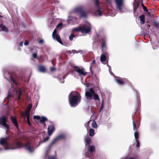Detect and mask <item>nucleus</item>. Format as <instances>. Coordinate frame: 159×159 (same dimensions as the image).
I'll return each instance as SVG.
<instances>
[{
  "mask_svg": "<svg viewBox=\"0 0 159 159\" xmlns=\"http://www.w3.org/2000/svg\"><path fill=\"white\" fill-rule=\"evenodd\" d=\"M0 144L5 145L4 149L6 150L19 148L22 147H24L29 153H32L35 150L34 146L31 145L29 142H26L23 146L17 140H16L11 144H9L8 139L7 138H1L0 139Z\"/></svg>",
  "mask_w": 159,
  "mask_h": 159,
  "instance_id": "nucleus-1",
  "label": "nucleus"
},
{
  "mask_svg": "<svg viewBox=\"0 0 159 159\" xmlns=\"http://www.w3.org/2000/svg\"><path fill=\"white\" fill-rule=\"evenodd\" d=\"M8 73L9 75L11 81V82L9 81L8 85H9V86H8V87L7 89L8 90V97L9 98H10L14 96V94L11 93V90H12V92L15 95L16 94L18 95V98H17V99L19 100L20 99L22 94L21 89L18 88V91H17L14 88V86L13 85L12 83L13 82V83L15 84L16 86H18V83L16 81V80L14 79L12 75L10 74L8 72Z\"/></svg>",
  "mask_w": 159,
  "mask_h": 159,
  "instance_id": "nucleus-2",
  "label": "nucleus"
},
{
  "mask_svg": "<svg viewBox=\"0 0 159 159\" xmlns=\"http://www.w3.org/2000/svg\"><path fill=\"white\" fill-rule=\"evenodd\" d=\"M81 96L76 91H72L69 95V102L71 107L76 106L80 102Z\"/></svg>",
  "mask_w": 159,
  "mask_h": 159,
  "instance_id": "nucleus-3",
  "label": "nucleus"
},
{
  "mask_svg": "<svg viewBox=\"0 0 159 159\" xmlns=\"http://www.w3.org/2000/svg\"><path fill=\"white\" fill-rule=\"evenodd\" d=\"M85 97L87 100L93 99L94 100H99V98L98 94L95 93L93 88H90L87 90L85 93Z\"/></svg>",
  "mask_w": 159,
  "mask_h": 159,
  "instance_id": "nucleus-4",
  "label": "nucleus"
},
{
  "mask_svg": "<svg viewBox=\"0 0 159 159\" xmlns=\"http://www.w3.org/2000/svg\"><path fill=\"white\" fill-rule=\"evenodd\" d=\"M91 24L88 22L85 23L83 27H80L74 28L73 30L76 31H81L85 33L89 32L91 30Z\"/></svg>",
  "mask_w": 159,
  "mask_h": 159,
  "instance_id": "nucleus-5",
  "label": "nucleus"
},
{
  "mask_svg": "<svg viewBox=\"0 0 159 159\" xmlns=\"http://www.w3.org/2000/svg\"><path fill=\"white\" fill-rule=\"evenodd\" d=\"M116 9L120 12H126L125 8L124 7L123 0H114Z\"/></svg>",
  "mask_w": 159,
  "mask_h": 159,
  "instance_id": "nucleus-6",
  "label": "nucleus"
},
{
  "mask_svg": "<svg viewBox=\"0 0 159 159\" xmlns=\"http://www.w3.org/2000/svg\"><path fill=\"white\" fill-rule=\"evenodd\" d=\"M74 70L79 74V75L81 77V79L82 77L85 76L87 75V73L85 71L84 69L82 67L75 66Z\"/></svg>",
  "mask_w": 159,
  "mask_h": 159,
  "instance_id": "nucleus-7",
  "label": "nucleus"
},
{
  "mask_svg": "<svg viewBox=\"0 0 159 159\" xmlns=\"http://www.w3.org/2000/svg\"><path fill=\"white\" fill-rule=\"evenodd\" d=\"M66 138V136L65 134H61L57 136L56 137L54 138L52 142L50 145L48 147L47 150H50L51 146L57 141L64 139Z\"/></svg>",
  "mask_w": 159,
  "mask_h": 159,
  "instance_id": "nucleus-8",
  "label": "nucleus"
},
{
  "mask_svg": "<svg viewBox=\"0 0 159 159\" xmlns=\"http://www.w3.org/2000/svg\"><path fill=\"white\" fill-rule=\"evenodd\" d=\"M95 6L97 9L94 12V15L97 16H100L102 15V10L101 8L100 7L99 3L98 0H95Z\"/></svg>",
  "mask_w": 159,
  "mask_h": 159,
  "instance_id": "nucleus-9",
  "label": "nucleus"
},
{
  "mask_svg": "<svg viewBox=\"0 0 159 159\" xmlns=\"http://www.w3.org/2000/svg\"><path fill=\"white\" fill-rule=\"evenodd\" d=\"M7 120V117L5 116H3L0 118V125H2L4 127L6 131H8L9 130L8 126L6 124Z\"/></svg>",
  "mask_w": 159,
  "mask_h": 159,
  "instance_id": "nucleus-10",
  "label": "nucleus"
},
{
  "mask_svg": "<svg viewBox=\"0 0 159 159\" xmlns=\"http://www.w3.org/2000/svg\"><path fill=\"white\" fill-rule=\"evenodd\" d=\"M52 36L53 39H56L59 43L61 44H63L62 42L60 39V36L57 33V31L56 29L53 31Z\"/></svg>",
  "mask_w": 159,
  "mask_h": 159,
  "instance_id": "nucleus-11",
  "label": "nucleus"
},
{
  "mask_svg": "<svg viewBox=\"0 0 159 159\" xmlns=\"http://www.w3.org/2000/svg\"><path fill=\"white\" fill-rule=\"evenodd\" d=\"M108 53L106 52H102L100 56V61L102 63L106 64L107 62L106 55H107Z\"/></svg>",
  "mask_w": 159,
  "mask_h": 159,
  "instance_id": "nucleus-12",
  "label": "nucleus"
},
{
  "mask_svg": "<svg viewBox=\"0 0 159 159\" xmlns=\"http://www.w3.org/2000/svg\"><path fill=\"white\" fill-rule=\"evenodd\" d=\"M77 20V18L75 17L69 16L67 19V21L69 24H74L76 23Z\"/></svg>",
  "mask_w": 159,
  "mask_h": 159,
  "instance_id": "nucleus-13",
  "label": "nucleus"
},
{
  "mask_svg": "<svg viewBox=\"0 0 159 159\" xmlns=\"http://www.w3.org/2000/svg\"><path fill=\"white\" fill-rule=\"evenodd\" d=\"M33 118L34 119H36L38 120H40V122L44 123L47 120V119L45 116L40 117L39 116H34Z\"/></svg>",
  "mask_w": 159,
  "mask_h": 159,
  "instance_id": "nucleus-14",
  "label": "nucleus"
},
{
  "mask_svg": "<svg viewBox=\"0 0 159 159\" xmlns=\"http://www.w3.org/2000/svg\"><path fill=\"white\" fill-rule=\"evenodd\" d=\"M102 52H105L104 51V50L105 49L107 48V46L106 44V37L104 36L103 37L102 39Z\"/></svg>",
  "mask_w": 159,
  "mask_h": 159,
  "instance_id": "nucleus-15",
  "label": "nucleus"
},
{
  "mask_svg": "<svg viewBox=\"0 0 159 159\" xmlns=\"http://www.w3.org/2000/svg\"><path fill=\"white\" fill-rule=\"evenodd\" d=\"M55 130V128L53 125H51L48 126V133L49 136L51 135Z\"/></svg>",
  "mask_w": 159,
  "mask_h": 159,
  "instance_id": "nucleus-16",
  "label": "nucleus"
},
{
  "mask_svg": "<svg viewBox=\"0 0 159 159\" xmlns=\"http://www.w3.org/2000/svg\"><path fill=\"white\" fill-rule=\"evenodd\" d=\"M83 7L82 6H79L75 7L73 10V12L74 13L79 12L80 13L83 10Z\"/></svg>",
  "mask_w": 159,
  "mask_h": 159,
  "instance_id": "nucleus-17",
  "label": "nucleus"
},
{
  "mask_svg": "<svg viewBox=\"0 0 159 159\" xmlns=\"http://www.w3.org/2000/svg\"><path fill=\"white\" fill-rule=\"evenodd\" d=\"M11 119L13 123L14 124L15 126L16 127L17 130L19 131V129L18 124L17 123L16 119L15 117H13L12 116H11Z\"/></svg>",
  "mask_w": 159,
  "mask_h": 159,
  "instance_id": "nucleus-18",
  "label": "nucleus"
},
{
  "mask_svg": "<svg viewBox=\"0 0 159 159\" xmlns=\"http://www.w3.org/2000/svg\"><path fill=\"white\" fill-rule=\"evenodd\" d=\"M115 80L116 82L119 85H122L124 83V81L121 78L119 77H116L115 79Z\"/></svg>",
  "mask_w": 159,
  "mask_h": 159,
  "instance_id": "nucleus-19",
  "label": "nucleus"
},
{
  "mask_svg": "<svg viewBox=\"0 0 159 159\" xmlns=\"http://www.w3.org/2000/svg\"><path fill=\"white\" fill-rule=\"evenodd\" d=\"M0 30L5 33H7L8 31V29L4 24H0Z\"/></svg>",
  "mask_w": 159,
  "mask_h": 159,
  "instance_id": "nucleus-20",
  "label": "nucleus"
},
{
  "mask_svg": "<svg viewBox=\"0 0 159 159\" xmlns=\"http://www.w3.org/2000/svg\"><path fill=\"white\" fill-rule=\"evenodd\" d=\"M139 5V3L138 2L134 0L133 4V10L134 14L135 13Z\"/></svg>",
  "mask_w": 159,
  "mask_h": 159,
  "instance_id": "nucleus-21",
  "label": "nucleus"
},
{
  "mask_svg": "<svg viewBox=\"0 0 159 159\" xmlns=\"http://www.w3.org/2000/svg\"><path fill=\"white\" fill-rule=\"evenodd\" d=\"M84 141L85 143V145L87 146L88 145H89L91 143V139L89 136H87L84 139Z\"/></svg>",
  "mask_w": 159,
  "mask_h": 159,
  "instance_id": "nucleus-22",
  "label": "nucleus"
},
{
  "mask_svg": "<svg viewBox=\"0 0 159 159\" xmlns=\"http://www.w3.org/2000/svg\"><path fill=\"white\" fill-rule=\"evenodd\" d=\"M88 148L90 153L91 154L92 152L95 150V147L93 145H89L88 146Z\"/></svg>",
  "mask_w": 159,
  "mask_h": 159,
  "instance_id": "nucleus-23",
  "label": "nucleus"
},
{
  "mask_svg": "<svg viewBox=\"0 0 159 159\" xmlns=\"http://www.w3.org/2000/svg\"><path fill=\"white\" fill-rule=\"evenodd\" d=\"M30 113L28 111H26L25 112L22 113L21 115L23 116H25L27 117V118H30Z\"/></svg>",
  "mask_w": 159,
  "mask_h": 159,
  "instance_id": "nucleus-24",
  "label": "nucleus"
},
{
  "mask_svg": "<svg viewBox=\"0 0 159 159\" xmlns=\"http://www.w3.org/2000/svg\"><path fill=\"white\" fill-rule=\"evenodd\" d=\"M80 17H83L84 18H86L87 17V14L86 12L82 10L81 12L80 13Z\"/></svg>",
  "mask_w": 159,
  "mask_h": 159,
  "instance_id": "nucleus-25",
  "label": "nucleus"
},
{
  "mask_svg": "<svg viewBox=\"0 0 159 159\" xmlns=\"http://www.w3.org/2000/svg\"><path fill=\"white\" fill-rule=\"evenodd\" d=\"M158 44H159V43L158 42H155L152 44L153 49H156L159 47V46L157 45Z\"/></svg>",
  "mask_w": 159,
  "mask_h": 159,
  "instance_id": "nucleus-26",
  "label": "nucleus"
},
{
  "mask_svg": "<svg viewBox=\"0 0 159 159\" xmlns=\"http://www.w3.org/2000/svg\"><path fill=\"white\" fill-rule=\"evenodd\" d=\"M139 18L141 21V24H143L145 23V16L143 15H141Z\"/></svg>",
  "mask_w": 159,
  "mask_h": 159,
  "instance_id": "nucleus-27",
  "label": "nucleus"
},
{
  "mask_svg": "<svg viewBox=\"0 0 159 159\" xmlns=\"http://www.w3.org/2000/svg\"><path fill=\"white\" fill-rule=\"evenodd\" d=\"M39 70L42 72H45L46 71V68L43 66H39Z\"/></svg>",
  "mask_w": 159,
  "mask_h": 159,
  "instance_id": "nucleus-28",
  "label": "nucleus"
},
{
  "mask_svg": "<svg viewBox=\"0 0 159 159\" xmlns=\"http://www.w3.org/2000/svg\"><path fill=\"white\" fill-rule=\"evenodd\" d=\"M49 139V137L48 136L46 137L43 140V141H41L39 143V144L37 145V147H39L40 145L42 143H44L48 141Z\"/></svg>",
  "mask_w": 159,
  "mask_h": 159,
  "instance_id": "nucleus-29",
  "label": "nucleus"
},
{
  "mask_svg": "<svg viewBox=\"0 0 159 159\" xmlns=\"http://www.w3.org/2000/svg\"><path fill=\"white\" fill-rule=\"evenodd\" d=\"M95 131L94 129H91L89 130V135L91 137L93 136L95 134Z\"/></svg>",
  "mask_w": 159,
  "mask_h": 159,
  "instance_id": "nucleus-30",
  "label": "nucleus"
},
{
  "mask_svg": "<svg viewBox=\"0 0 159 159\" xmlns=\"http://www.w3.org/2000/svg\"><path fill=\"white\" fill-rule=\"evenodd\" d=\"M92 127H93L94 128H96L97 127V124L96 123V122L94 120H92Z\"/></svg>",
  "mask_w": 159,
  "mask_h": 159,
  "instance_id": "nucleus-31",
  "label": "nucleus"
},
{
  "mask_svg": "<svg viewBox=\"0 0 159 159\" xmlns=\"http://www.w3.org/2000/svg\"><path fill=\"white\" fill-rule=\"evenodd\" d=\"M134 137L135 140H138L139 133L138 131H136L134 134Z\"/></svg>",
  "mask_w": 159,
  "mask_h": 159,
  "instance_id": "nucleus-32",
  "label": "nucleus"
},
{
  "mask_svg": "<svg viewBox=\"0 0 159 159\" xmlns=\"http://www.w3.org/2000/svg\"><path fill=\"white\" fill-rule=\"evenodd\" d=\"M95 64V60H94L93 61L92 63L91 64V65L90 67V71L92 69L94 65Z\"/></svg>",
  "mask_w": 159,
  "mask_h": 159,
  "instance_id": "nucleus-33",
  "label": "nucleus"
},
{
  "mask_svg": "<svg viewBox=\"0 0 159 159\" xmlns=\"http://www.w3.org/2000/svg\"><path fill=\"white\" fill-rule=\"evenodd\" d=\"M153 26L154 27L158 28L159 26V24L157 22H155L153 23Z\"/></svg>",
  "mask_w": 159,
  "mask_h": 159,
  "instance_id": "nucleus-34",
  "label": "nucleus"
},
{
  "mask_svg": "<svg viewBox=\"0 0 159 159\" xmlns=\"http://www.w3.org/2000/svg\"><path fill=\"white\" fill-rule=\"evenodd\" d=\"M66 76H63L62 77V79L60 78L59 79V81L61 83H63L64 82V79L65 78Z\"/></svg>",
  "mask_w": 159,
  "mask_h": 159,
  "instance_id": "nucleus-35",
  "label": "nucleus"
},
{
  "mask_svg": "<svg viewBox=\"0 0 159 159\" xmlns=\"http://www.w3.org/2000/svg\"><path fill=\"white\" fill-rule=\"evenodd\" d=\"M32 107V105L31 104H30L28 107L27 108V110H26V111H28L29 112H30V110L31 109V108Z\"/></svg>",
  "mask_w": 159,
  "mask_h": 159,
  "instance_id": "nucleus-36",
  "label": "nucleus"
},
{
  "mask_svg": "<svg viewBox=\"0 0 159 159\" xmlns=\"http://www.w3.org/2000/svg\"><path fill=\"white\" fill-rule=\"evenodd\" d=\"M75 36L73 34H71L69 36V39L70 41H71L73 40V39L75 37Z\"/></svg>",
  "mask_w": 159,
  "mask_h": 159,
  "instance_id": "nucleus-37",
  "label": "nucleus"
},
{
  "mask_svg": "<svg viewBox=\"0 0 159 159\" xmlns=\"http://www.w3.org/2000/svg\"><path fill=\"white\" fill-rule=\"evenodd\" d=\"M136 141L137 143L136 145V147L137 148H138L140 146V144L138 140H135Z\"/></svg>",
  "mask_w": 159,
  "mask_h": 159,
  "instance_id": "nucleus-38",
  "label": "nucleus"
},
{
  "mask_svg": "<svg viewBox=\"0 0 159 159\" xmlns=\"http://www.w3.org/2000/svg\"><path fill=\"white\" fill-rule=\"evenodd\" d=\"M133 129L134 130H135L136 128V123L135 122L133 121Z\"/></svg>",
  "mask_w": 159,
  "mask_h": 159,
  "instance_id": "nucleus-39",
  "label": "nucleus"
},
{
  "mask_svg": "<svg viewBox=\"0 0 159 159\" xmlns=\"http://www.w3.org/2000/svg\"><path fill=\"white\" fill-rule=\"evenodd\" d=\"M27 121L28 124L29 125V126H31V124L30 122V118H27Z\"/></svg>",
  "mask_w": 159,
  "mask_h": 159,
  "instance_id": "nucleus-40",
  "label": "nucleus"
},
{
  "mask_svg": "<svg viewBox=\"0 0 159 159\" xmlns=\"http://www.w3.org/2000/svg\"><path fill=\"white\" fill-rule=\"evenodd\" d=\"M48 159H57L54 156H49Z\"/></svg>",
  "mask_w": 159,
  "mask_h": 159,
  "instance_id": "nucleus-41",
  "label": "nucleus"
},
{
  "mask_svg": "<svg viewBox=\"0 0 159 159\" xmlns=\"http://www.w3.org/2000/svg\"><path fill=\"white\" fill-rule=\"evenodd\" d=\"M62 23H59L57 24V28H58L60 27H61L62 26Z\"/></svg>",
  "mask_w": 159,
  "mask_h": 159,
  "instance_id": "nucleus-42",
  "label": "nucleus"
},
{
  "mask_svg": "<svg viewBox=\"0 0 159 159\" xmlns=\"http://www.w3.org/2000/svg\"><path fill=\"white\" fill-rule=\"evenodd\" d=\"M125 159H137V158L136 157H130L129 158H126Z\"/></svg>",
  "mask_w": 159,
  "mask_h": 159,
  "instance_id": "nucleus-43",
  "label": "nucleus"
},
{
  "mask_svg": "<svg viewBox=\"0 0 159 159\" xmlns=\"http://www.w3.org/2000/svg\"><path fill=\"white\" fill-rule=\"evenodd\" d=\"M32 56L34 58H37V54L36 53H33Z\"/></svg>",
  "mask_w": 159,
  "mask_h": 159,
  "instance_id": "nucleus-44",
  "label": "nucleus"
},
{
  "mask_svg": "<svg viewBox=\"0 0 159 159\" xmlns=\"http://www.w3.org/2000/svg\"><path fill=\"white\" fill-rule=\"evenodd\" d=\"M91 120H90L87 123V127H86V128L87 129H88V127H89V124H90V122H91Z\"/></svg>",
  "mask_w": 159,
  "mask_h": 159,
  "instance_id": "nucleus-45",
  "label": "nucleus"
},
{
  "mask_svg": "<svg viewBox=\"0 0 159 159\" xmlns=\"http://www.w3.org/2000/svg\"><path fill=\"white\" fill-rule=\"evenodd\" d=\"M43 42V39H40L39 41V43L41 44V43H42Z\"/></svg>",
  "mask_w": 159,
  "mask_h": 159,
  "instance_id": "nucleus-46",
  "label": "nucleus"
},
{
  "mask_svg": "<svg viewBox=\"0 0 159 159\" xmlns=\"http://www.w3.org/2000/svg\"><path fill=\"white\" fill-rule=\"evenodd\" d=\"M55 68L53 67H51L50 68L51 71H53L55 70Z\"/></svg>",
  "mask_w": 159,
  "mask_h": 159,
  "instance_id": "nucleus-47",
  "label": "nucleus"
},
{
  "mask_svg": "<svg viewBox=\"0 0 159 159\" xmlns=\"http://www.w3.org/2000/svg\"><path fill=\"white\" fill-rule=\"evenodd\" d=\"M103 100H102V102L101 106V109H103L104 107V105L103 103Z\"/></svg>",
  "mask_w": 159,
  "mask_h": 159,
  "instance_id": "nucleus-48",
  "label": "nucleus"
},
{
  "mask_svg": "<svg viewBox=\"0 0 159 159\" xmlns=\"http://www.w3.org/2000/svg\"><path fill=\"white\" fill-rule=\"evenodd\" d=\"M29 44V42L27 40H25L24 43V45H27Z\"/></svg>",
  "mask_w": 159,
  "mask_h": 159,
  "instance_id": "nucleus-49",
  "label": "nucleus"
},
{
  "mask_svg": "<svg viewBox=\"0 0 159 159\" xmlns=\"http://www.w3.org/2000/svg\"><path fill=\"white\" fill-rule=\"evenodd\" d=\"M107 2L109 4H111V1L110 0H106Z\"/></svg>",
  "mask_w": 159,
  "mask_h": 159,
  "instance_id": "nucleus-50",
  "label": "nucleus"
},
{
  "mask_svg": "<svg viewBox=\"0 0 159 159\" xmlns=\"http://www.w3.org/2000/svg\"><path fill=\"white\" fill-rule=\"evenodd\" d=\"M23 44V43L22 42H21L19 43V46L20 47H22V46Z\"/></svg>",
  "mask_w": 159,
  "mask_h": 159,
  "instance_id": "nucleus-51",
  "label": "nucleus"
},
{
  "mask_svg": "<svg viewBox=\"0 0 159 159\" xmlns=\"http://www.w3.org/2000/svg\"><path fill=\"white\" fill-rule=\"evenodd\" d=\"M147 27L148 29H149V28L150 27V25H147Z\"/></svg>",
  "mask_w": 159,
  "mask_h": 159,
  "instance_id": "nucleus-52",
  "label": "nucleus"
},
{
  "mask_svg": "<svg viewBox=\"0 0 159 159\" xmlns=\"http://www.w3.org/2000/svg\"><path fill=\"white\" fill-rule=\"evenodd\" d=\"M108 66H109V72H110V69H111V67Z\"/></svg>",
  "mask_w": 159,
  "mask_h": 159,
  "instance_id": "nucleus-53",
  "label": "nucleus"
},
{
  "mask_svg": "<svg viewBox=\"0 0 159 159\" xmlns=\"http://www.w3.org/2000/svg\"><path fill=\"white\" fill-rule=\"evenodd\" d=\"M142 6H143V7L145 8L146 9V7H145V6H144V5H143V3L142 4Z\"/></svg>",
  "mask_w": 159,
  "mask_h": 159,
  "instance_id": "nucleus-54",
  "label": "nucleus"
},
{
  "mask_svg": "<svg viewBox=\"0 0 159 159\" xmlns=\"http://www.w3.org/2000/svg\"><path fill=\"white\" fill-rule=\"evenodd\" d=\"M88 157H89V158L92 159L93 158V157H90L89 156V155L88 156Z\"/></svg>",
  "mask_w": 159,
  "mask_h": 159,
  "instance_id": "nucleus-55",
  "label": "nucleus"
},
{
  "mask_svg": "<svg viewBox=\"0 0 159 159\" xmlns=\"http://www.w3.org/2000/svg\"><path fill=\"white\" fill-rule=\"evenodd\" d=\"M3 76H4V77L5 78H6V77L5 76V73L4 72H3Z\"/></svg>",
  "mask_w": 159,
  "mask_h": 159,
  "instance_id": "nucleus-56",
  "label": "nucleus"
},
{
  "mask_svg": "<svg viewBox=\"0 0 159 159\" xmlns=\"http://www.w3.org/2000/svg\"><path fill=\"white\" fill-rule=\"evenodd\" d=\"M143 8L144 10L145 11H146L147 10V8L146 9L145 8L143 7Z\"/></svg>",
  "mask_w": 159,
  "mask_h": 159,
  "instance_id": "nucleus-57",
  "label": "nucleus"
},
{
  "mask_svg": "<svg viewBox=\"0 0 159 159\" xmlns=\"http://www.w3.org/2000/svg\"><path fill=\"white\" fill-rule=\"evenodd\" d=\"M2 150H3V149H2V148H0V151H2Z\"/></svg>",
  "mask_w": 159,
  "mask_h": 159,
  "instance_id": "nucleus-58",
  "label": "nucleus"
},
{
  "mask_svg": "<svg viewBox=\"0 0 159 159\" xmlns=\"http://www.w3.org/2000/svg\"><path fill=\"white\" fill-rule=\"evenodd\" d=\"M103 109H101V108H100V112H101V111Z\"/></svg>",
  "mask_w": 159,
  "mask_h": 159,
  "instance_id": "nucleus-59",
  "label": "nucleus"
},
{
  "mask_svg": "<svg viewBox=\"0 0 159 159\" xmlns=\"http://www.w3.org/2000/svg\"><path fill=\"white\" fill-rule=\"evenodd\" d=\"M103 109H101V108H100V112H101V111Z\"/></svg>",
  "mask_w": 159,
  "mask_h": 159,
  "instance_id": "nucleus-60",
  "label": "nucleus"
},
{
  "mask_svg": "<svg viewBox=\"0 0 159 159\" xmlns=\"http://www.w3.org/2000/svg\"><path fill=\"white\" fill-rule=\"evenodd\" d=\"M86 85H87V87H89V84H86Z\"/></svg>",
  "mask_w": 159,
  "mask_h": 159,
  "instance_id": "nucleus-61",
  "label": "nucleus"
},
{
  "mask_svg": "<svg viewBox=\"0 0 159 159\" xmlns=\"http://www.w3.org/2000/svg\"><path fill=\"white\" fill-rule=\"evenodd\" d=\"M43 123V124H44V125L45 126H46V124L44 123H44Z\"/></svg>",
  "mask_w": 159,
  "mask_h": 159,
  "instance_id": "nucleus-62",
  "label": "nucleus"
},
{
  "mask_svg": "<svg viewBox=\"0 0 159 159\" xmlns=\"http://www.w3.org/2000/svg\"><path fill=\"white\" fill-rule=\"evenodd\" d=\"M47 152H48V150H47L46 151V154H47V153H48Z\"/></svg>",
  "mask_w": 159,
  "mask_h": 159,
  "instance_id": "nucleus-63",
  "label": "nucleus"
},
{
  "mask_svg": "<svg viewBox=\"0 0 159 159\" xmlns=\"http://www.w3.org/2000/svg\"><path fill=\"white\" fill-rule=\"evenodd\" d=\"M40 58H41V59H42V56H40Z\"/></svg>",
  "mask_w": 159,
  "mask_h": 159,
  "instance_id": "nucleus-64",
  "label": "nucleus"
}]
</instances>
